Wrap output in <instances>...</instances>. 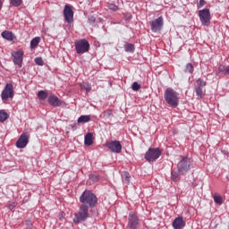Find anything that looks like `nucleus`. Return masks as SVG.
Masks as SVG:
<instances>
[{"label": "nucleus", "instance_id": "nucleus-11", "mask_svg": "<svg viewBox=\"0 0 229 229\" xmlns=\"http://www.w3.org/2000/svg\"><path fill=\"white\" fill-rule=\"evenodd\" d=\"M207 87V81H205L203 79L199 78L196 81V85L194 87V90L196 92V96L201 99L203 98V89Z\"/></svg>", "mask_w": 229, "mask_h": 229}, {"label": "nucleus", "instance_id": "nucleus-15", "mask_svg": "<svg viewBox=\"0 0 229 229\" xmlns=\"http://www.w3.org/2000/svg\"><path fill=\"white\" fill-rule=\"evenodd\" d=\"M13 57L14 65H18V67H22V56H24V52L22 50H18L12 54Z\"/></svg>", "mask_w": 229, "mask_h": 229}, {"label": "nucleus", "instance_id": "nucleus-31", "mask_svg": "<svg viewBox=\"0 0 229 229\" xmlns=\"http://www.w3.org/2000/svg\"><path fill=\"white\" fill-rule=\"evenodd\" d=\"M107 8H109V10L112 12H117V10H119V7L114 4H107Z\"/></svg>", "mask_w": 229, "mask_h": 229}, {"label": "nucleus", "instance_id": "nucleus-39", "mask_svg": "<svg viewBox=\"0 0 229 229\" xmlns=\"http://www.w3.org/2000/svg\"><path fill=\"white\" fill-rule=\"evenodd\" d=\"M89 20L92 21V22H94L96 21V18H94V16H91Z\"/></svg>", "mask_w": 229, "mask_h": 229}, {"label": "nucleus", "instance_id": "nucleus-2", "mask_svg": "<svg viewBox=\"0 0 229 229\" xmlns=\"http://www.w3.org/2000/svg\"><path fill=\"white\" fill-rule=\"evenodd\" d=\"M80 201L82 205H89V208H94L98 204V197L90 191H86L81 195Z\"/></svg>", "mask_w": 229, "mask_h": 229}, {"label": "nucleus", "instance_id": "nucleus-35", "mask_svg": "<svg viewBox=\"0 0 229 229\" xmlns=\"http://www.w3.org/2000/svg\"><path fill=\"white\" fill-rule=\"evenodd\" d=\"M89 180H92L94 182H96L99 180V175L89 174Z\"/></svg>", "mask_w": 229, "mask_h": 229}, {"label": "nucleus", "instance_id": "nucleus-18", "mask_svg": "<svg viewBox=\"0 0 229 229\" xmlns=\"http://www.w3.org/2000/svg\"><path fill=\"white\" fill-rule=\"evenodd\" d=\"M1 36L5 39L8 40L9 42H12L13 40L15 39V36L13 35V33L12 31L9 30H4L1 33Z\"/></svg>", "mask_w": 229, "mask_h": 229}, {"label": "nucleus", "instance_id": "nucleus-4", "mask_svg": "<svg viewBox=\"0 0 229 229\" xmlns=\"http://www.w3.org/2000/svg\"><path fill=\"white\" fill-rule=\"evenodd\" d=\"M191 167H192V161L191 158L187 157H181L180 162L177 164V171L180 174H186L191 171Z\"/></svg>", "mask_w": 229, "mask_h": 229}, {"label": "nucleus", "instance_id": "nucleus-40", "mask_svg": "<svg viewBox=\"0 0 229 229\" xmlns=\"http://www.w3.org/2000/svg\"><path fill=\"white\" fill-rule=\"evenodd\" d=\"M1 8H3V2H1V0H0V10H1Z\"/></svg>", "mask_w": 229, "mask_h": 229}, {"label": "nucleus", "instance_id": "nucleus-23", "mask_svg": "<svg viewBox=\"0 0 229 229\" xmlns=\"http://www.w3.org/2000/svg\"><path fill=\"white\" fill-rule=\"evenodd\" d=\"M172 182H180V172L172 171L171 172Z\"/></svg>", "mask_w": 229, "mask_h": 229}, {"label": "nucleus", "instance_id": "nucleus-33", "mask_svg": "<svg viewBox=\"0 0 229 229\" xmlns=\"http://www.w3.org/2000/svg\"><path fill=\"white\" fill-rule=\"evenodd\" d=\"M131 89L134 90V92H137L140 89V84L135 81L132 83Z\"/></svg>", "mask_w": 229, "mask_h": 229}, {"label": "nucleus", "instance_id": "nucleus-13", "mask_svg": "<svg viewBox=\"0 0 229 229\" xmlns=\"http://www.w3.org/2000/svg\"><path fill=\"white\" fill-rule=\"evenodd\" d=\"M106 147L108 148L112 153H121V151H123V145H121V141H109L106 143Z\"/></svg>", "mask_w": 229, "mask_h": 229}, {"label": "nucleus", "instance_id": "nucleus-21", "mask_svg": "<svg viewBox=\"0 0 229 229\" xmlns=\"http://www.w3.org/2000/svg\"><path fill=\"white\" fill-rule=\"evenodd\" d=\"M184 72H186V74H192V72H194V65H192L191 63H188L185 65Z\"/></svg>", "mask_w": 229, "mask_h": 229}, {"label": "nucleus", "instance_id": "nucleus-14", "mask_svg": "<svg viewBox=\"0 0 229 229\" xmlns=\"http://www.w3.org/2000/svg\"><path fill=\"white\" fill-rule=\"evenodd\" d=\"M28 142H30V135L22 133L16 141V148L22 149L28 146Z\"/></svg>", "mask_w": 229, "mask_h": 229}, {"label": "nucleus", "instance_id": "nucleus-28", "mask_svg": "<svg viewBox=\"0 0 229 229\" xmlns=\"http://www.w3.org/2000/svg\"><path fill=\"white\" fill-rule=\"evenodd\" d=\"M213 199L216 205H223V197L220 195H214Z\"/></svg>", "mask_w": 229, "mask_h": 229}, {"label": "nucleus", "instance_id": "nucleus-22", "mask_svg": "<svg viewBox=\"0 0 229 229\" xmlns=\"http://www.w3.org/2000/svg\"><path fill=\"white\" fill-rule=\"evenodd\" d=\"M47 96H49V94H47V91L46 90H40L38 93V98L41 101H45V99H47Z\"/></svg>", "mask_w": 229, "mask_h": 229}, {"label": "nucleus", "instance_id": "nucleus-8", "mask_svg": "<svg viewBox=\"0 0 229 229\" xmlns=\"http://www.w3.org/2000/svg\"><path fill=\"white\" fill-rule=\"evenodd\" d=\"M139 225H140V219L139 218V216H137L135 212H130L127 224L128 228L137 229L139 228Z\"/></svg>", "mask_w": 229, "mask_h": 229}, {"label": "nucleus", "instance_id": "nucleus-20", "mask_svg": "<svg viewBox=\"0 0 229 229\" xmlns=\"http://www.w3.org/2000/svg\"><path fill=\"white\" fill-rule=\"evenodd\" d=\"M78 124H83L85 123H90V115L83 114L81 115L77 120Z\"/></svg>", "mask_w": 229, "mask_h": 229}, {"label": "nucleus", "instance_id": "nucleus-34", "mask_svg": "<svg viewBox=\"0 0 229 229\" xmlns=\"http://www.w3.org/2000/svg\"><path fill=\"white\" fill-rule=\"evenodd\" d=\"M123 182H124L125 183H130V174L129 173H125L123 177Z\"/></svg>", "mask_w": 229, "mask_h": 229}, {"label": "nucleus", "instance_id": "nucleus-38", "mask_svg": "<svg viewBox=\"0 0 229 229\" xmlns=\"http://www.w3.org/2000/svg\"><path fill=\"white\" fill-rule=\"evenodd\" d=\"M26 225H27V226H29V227L31 226V221L27 220V221H26Z\"/></svg>", "mask_w": 229, "mask_h": 229}, {"label": "nucleus", "instance_id": "nucleus-29", "mask_svg": "<svg viewBox=\"0 0 229 229\" xmlns=\"http://www.w3.org/2000/svg\"><path fill=\"white\" fill-rule=\"evenodd\" d=\"M104 119H110L111 117H114V111L107 110L103 113Z\"/></svg>", "mask_w": 229, "mask_h": 229}, {"label": "nucleus", "instance_id": "nucleus-17", "mask_svg": "<svg viewBox=\"0 0 229 229\" xmlns=\"http://www.w3.org/2000/svg\"><path fill=\"white\" fill-rule=\"evenodd\" d=\"M173 226L174 229H182L185 226V222L183 221V217L178 216L173 222Z\"/></svg>", "mask_w": 229, "mask_h": 229}, {"label": "nucleus", "instance_id": "nucleus-3", "mask_svg": "<svg viewBox=\"0 0 229 229\" xmlns=\"http://www.w3.org/2000/svg\"><path fill=\"white\" fill-rule=\"evenodd\" d=\"M89 219V206L81 205L79 211L74 214L73 223L80 225Z\"/></svg>", "mask_w": 229, "mask_h": 229}, {"label": "nucleus", "instance_id": "nucleus-27", "mask_svg": "<svg viewBox=\"0 0 229 229\" xmlns=\"http://www.w3.org/2000/svg\"><path fill=\"white\" fill-rule=\"evenodd\" d=\"M218 71L222 72V74H229V66H225L223 64H220L218 66Z\"/></svg>", "mask_w": 229, "mask_h": 229}, {"label": "nucleus", "instance_id": "nucleus-25", "mask_svg": "<svg viewBox=\"0 0 229 229\" xmlns=\"http://www.w3.org/2000/svg\"><path fill=\"white\" fill-rule=\"evenodd\" d=\"M9 115L8 113L4 110H0V123H4L6 119H8Z\"/></svg>", "mask_w": 229, "mask_h": 229}, {"label": "nucleus", "instance_id": "nucleus-7", "mask_svg": "<svg viewBox=\"0 0 229 229\" xmlns=\"http://www.w3.org/2000/svg\"><path fill=\"white\" fill-rule=\"evenodd\" d=\"M152 33H158L164 28V18L162 16L149 21Z\"/></svg>", "mask_w": 229, "mask_h": 229}, {"label": "nucleus", "instance_id": "nucleus-30", "mask_svg": "<svg viewBox=\"0 0 229 229\" xmlns=\"http://www.w3.org/2000/svg\"><path fill=\"white\" fill-rule=\"evenodd\" d=\"M12 6H21L22 4V0H10Z\"/></svg>", "mask_w": 229, "mask_h": 229}, {"label": "nucleus", "instance_id": "nucleus-36", "mask_svg": "<svg viewBox=\"0 0 229 229\" xmlns=\"http://www.w3.org/2000/svg\"><path fill=\"white\" fill-rule=\"evenodd\" d=\"M81 89H84V90H86V92H90V90H91V88H90V86L89 85V83L83 85V86L81 87Z\"/></svg>", "mask_w": 229, "mask_h": 229}, {"label": "nucleus", "instance_id": "nucleus-1", "mask_svg": "<svg viewBox=\"0 0 229 229\" xmlns=\"http://www.w3.org/2000/svg\"><path fill=\"white\" fill-rule=\"evenodd\" d=\"M164 98L167 105L176 108L180 103V98H178V92H176L173 88H167L165 90Z\"/></svg>", "mask_w": 229, "mask_h": 229}, {"label": "nucleus", "instance_id": "nucleus-10", "mask_svg": "<svg viewBox=\"0 0 229 229\" xmlns=\"http://www.w3.org/2000/svg\"><path fill=\"white\" fill-rule=\"evenodd\" d=\"M64 17L68 24H72V22H74V12L72 11V7H71V5H64Z\"/></svg>", "mask_w": 229, "mask_h": 229}, {"label": "nucleus", "instance_id": "nucleus-26", "mask_svg": "<svg viewBox=\"0 0 229 229\" xmlns=\"http://www.w3.org/2000/svg\"><path fill=\"white\" fill-rule=\"evenodd\" d=\"M124 50L126 51V53H133V51H135V46H133V44H126L124 45Z\"/></svg>", "mask_w": 229, "mask_h": 229}, {"label": "nucleus", "instance_id": "nucleus-37", "mask_svg": "<svg viewBox=\"0 0 229 229\" xmlns=\"http://www.w3.org/2000/svg\"><path fill=\"white\" fill-rule=\"evenodd\" d=\"M205 0H199L198 8H203V6H205Z\"/></svg>", "mask_w": 229, "mask_h": 229}, {"label": "nucleus", "instance_id": "nucleus-32", "mask_svg": "<svg viewBox=\"0 0 229 229\" xmlns=\"http://www.w3.org/2000/svg\"><path fill=\"white\" fill-rule=\"evenodd\" d=\"M34 62L36 65H44V60L42 59V57H36L34 59Z\"/></svg>", "mask_w": 229, "mask_h": 229}, {"label": "nucleus", "instance_id": "nucleus-9", "mask_svg": "<svg viewBox=\"0 0 229 229\" xmlns=\"http://www.w3.org/2000/svg\"><path fill=\"white\" fill-rule=\"evenodd\" d=\"M1 98L3 101H7L8 99L13 98V84L7 83L1 93Z\"/></svg>", "mask_w": 229, "mask_h": 229}, {"label": "nucleus", "instance_id": "nucleus-6", "mask_svg": "<svg viewBox=\"0 0 229 229\" xmlns=\"http://www.w3.org/2000/svg\"><path fill=\"white\" fill-rule=\"evenodd\" d=\"M90 49V43L85 38L75 41V50L77 55H84V53H89Z\"/></svg>", "mask_w": 229, "mask_h": 229}, {"label": "nucleus", "instance_id": "nucleus-16", "mask_svg": "<svg viewBox=\"0 0 229 229\" xmlns=\"http://www.w3.org/2000/svg\"><path fill=\"white\" fill-rule=\"evenodd\" d=\"M48 103L51 105V106H61L62 100H60V98L55 95H50L48 97Z\"/></svg>", "mask_w": 229, "mask_h": 229}, {"label": "nucleus", "instance_id": "nucleus-24", "mask_svg": "<svg viewBox=\"0 0 229 229\" xmlns=\"http://www.w3.org/2000/svg\"><path fill=\"white\" fill-rule=\"evenodd\" d=\"M38 44H40L39 37H36V38H32V40L30 41L31 49H35V47H37V46H38Z\"/></svg>", "mask_w": 229, "mask_h": 229}, {"label": "nucleus", "instance_id": "nucleus-12", "mask_svg": "<svg viewBox=\"0 0 229 229\" xmlns=\"http://www.w3.org/2000/svg\"><path fill=\"white\" fill-rule=\"evenodd\" d=\"M199 17L203 26H208L210 24V10L203 9L199 11Z\"/></svg>", "mask_w": 229, "mask_h": 229}, {"label": "nucleus", "instance_id": "nucleus-19", "mask_svg": "<svg viewBox=\"0 0 229 229\" xmlns=\"http://www.w3.org/2000/svg\"><path fill=\"white\" fill-rule=\"evenodd\" d=\"M84 144H85V146H92V144H94V139L92 138V132H88L84 136Z\"/></svg>", "mask_w": 229, "mask_h": 229}, {"label": "nucleus", "instance_id": "nucleus-5", "mask_svg": "<svg viewBox=\"0 0 229 229\" xmlns=\"http://www.w3.org/2000/svg\"><path fill=\"white\" fill-rule=\"evenodd\" d=\"M160 157H162V150H160L158 148H149L145 153L144 157L147 162L151 164V162H157Z\"/></svg>", "mask_w": 229, "mask_h": 229}]
</instances>
